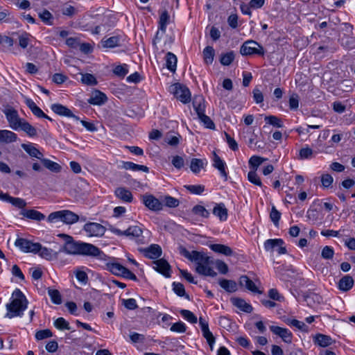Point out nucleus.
Wrapping results in <instances>:
<instances>
[{
  "label": "nucleus",
  "instance_id": "nucleus-13",
  "mask_svg": "<svg viewBox=\"0 0 355 355\" xmlns=\"http://www.w3.org/2000/svg\"><path fill=\"white\" fill-rule=\"evenodd\" d=\"M154 269L166 277H171V266L164 259H159L153 261Z\"/></svg>",
  "mask_w": 355,
  "mask_h": 355
},
{
  "label": "nucleus",
  "instance_id": "nucleus-40",
  "mask_svg": "<svg viewBox=\"0 0 355 355\" xmlns=\"http://www.w3.org/2000/svg\"><path fill=\"white\" fill-rule=\"evenodd\" d=\"M103 46L105 48H114L120 46V37L112 36L102 40Z\"/></svg>",
  "mask_w": 355,
  "mask_h": 355
},
{
  "label": "nucleus",
  "instance_id": "nucleus-62",
  "mask_svg": "<svg viewBox=\"0 0 355 355\" xmlns=\"http://www.w3.org/2000/svg\"><path fill=\"white\" fill-rule=\"evenodd\" d=\"M30 34L24 33L19 37V44L22 49H26L29 44Z\"/></svg>",
  "mask_w": 355,
  "mask_h": 355
},
{
  "label": "nucleus",
  "instance_id": "nucleus-26",
  "mask_svg": "<svg viewBox=\"0 0 355 355\" xmlns=\"http://www.w3.org/2000/svg\"><path fill=\"white\" fill-rule=\"evenodd\" d=\"M79 216L69 210H62V222L66 224H73L78 221Z\"/></svg>",
  "mask_w": 355,
  "mask_h": 355
},
{
  "label": "nucleus",
  "instance_id": "nucleus-28",
  "mask_svg": "<svg viewBox=\"0 0 355 355\" xmlns=\"http://www.w3.org/2000/svg\"><path fill=\"white\" fill-rule=\"evenodd\" d=\"M17 135L10 130H0V143H12L17 140Z\"/></svg>",
  "mask_w": 355,
  "mask_h": 355
},
{
  "label": "nucleus",
  "instance_id": "nucleus-30",
  "mask_svg": "<svg viewBox=\"0 0 355 355\" xmlns=\"http://www.w3.org/2000/svg\"><path fill=\"white\" fill-rule=\"evenodd\" d=\"M37 254L46 260H52L57 259L58 252H54L52 249L42 247L40 244V249L38 250Z\"/></svg>",
  "mask_w": 355,
  "mask_h": 355
},
{
  "label": "nucleus",
  "instance_id": "nucleus-60",
  "mask_svg": "<svg viewBox=\"0 0 355 355\" xmlns=\"http://www.w3.org/2000/svg\"><path fill=\"white\" fill-rule=\"evenodd\" d=\"M313 154V151L311 148H310L309 146H306L305 148H302L299 153V156L300 159H309L312 157Z\"/></svg>",
  "mask_w": 355,
  "mask_h": 355
},
{
  "label": "nucleus",
  "instance_id": "nucleus-9",
  "mask_svg": "<svg viewBox=\"0 0 355 355\" xmlns=\"http://www.w3.org/2000/svg\"><path fill=\"white\" fill-rule=\"evenodd\" d=\"M3 112L10 124V127L13 130H18L20 123L24 119L19 118L17 111L12 107H8L6 108Z\"/></svg>",
  "mask_w": 355,
  "mask_h": 355
},
{
  "label": "nucleus",
  "instance_id": "nucleus-7",
  "mask_svg": "<svg viewBox=\"0 0 355 355\" xmlns=\"http://www.w3.org/2000/svg\"><path fill=\"white\" fill-rule=\"evenodd\" d=\"M15 245L24 252L37 254L40 249V243H33L28 239L19 238L15 242Z\"/></svg>",
  "mask_w": 355,
  "mask_h": 355
},
{
  "label": "nucleus",
  "instance_id": "nucleus-45",
  "mask_svg": "<svg viewBox=\"0 0 355 355\" xmlns=\"http://www.w3.org/2000/svg\"><path fill=\"white\" fill-rule=\"evenodd\" d=\"M162 202L164 203L166 207L170 208L177 207L180 205L179 200L171 196H164Z\"/></svg>",
  "mask_w": 355,
  "mask_h": 355
},
{
  "label": "nucleus",
  "instance_id": "nucleus-59",
  "mask_svg": "<svg viewBox=\"0 0 355 355\" xmlns=\"http://www.w3.org/2000/svg\"><path fill=\"white\" fill-rule=\"evenodd\" d=\"M334 254V249L330 246H325L323 248L321 256L324 259H331L333 258Z\"/></svg>",
  "mask_w": 355,
  "mask_h": 355
},
{
  "label": "nucleus",
  "instance_id": "nucleus-25",
  "mask_svg": "<svg viewBox=\"0 0 355 355\" xmlns=\"http://www.w3.org/2000/svg\"><path fill=\"white\" fill-rule=\"evenodd\" d=\"M51 109L54 113L62 116L68 117L72 115V112L69 108L60 103L52 104Z\"/></svg>",
  "mask_w": 355,
  "mask_h": 355
},
{
  "label": "nucleus",
  "instance_id": "nucleus-5",
  "mask_svg": "<svg viewBox=\"0 0 355 355\" xmlns=\"http://www.w3.org/2000/svg\"><path fill=\"white\" fill-rule=\"evenodd\" d=\"M240 53L242 55L248 56L252 55H259L263 56L265 51L263 47L257 42L250 40L245 41L240 48Z\"/></svg>",
  "mask_w": 355,
  "mask_h": 355
},
{
  "label": "nucleus",
  "instance_id": "nucleus-18",
  "mask_svg": "<svg viewBox=\"0 0 355 355\" xmlns=\"http://www.w3.org/2000/svg\"><path fill=\"white\" fill-rule=\"evenodd\" d=\"M107 100L106 95L99 90H96L88 99V103L92 105H101Z\"/></svg>",
  "mask_w": 355,
  "mask_h": 355
},
{
  "label": "nucleus",
  "instance_id": "nucleus-35",
  "mask_svg": "<svg viewBox=\"0 0 355 355\" xmlns=\"http://www.w3.org/2000/svg\"><path fill=\"white\" fill-rule=\"evenodd\" d=\"M177 57L171 52L166 55V66L171 72H175L177 67Z\"/></svg>",
  "mask_w": 355,
  "mask_h": 355
},
{
  "label": "nucleus",
  "instance_id": "nucleus-31",
  "mask_svg": "<svg viewBox=\"0 0 355 355\" xmlns=\"http://www.w3.org/2000/svg\"><path fill=\"white\" fill-rule=\"evenodd\" d=\"M209 248L214 252L225 256H231L233 254L232 250L229 246L223 244H211Z\"/></svg>",
  "mask_w": 355,
  "mask_h": 355
},
{
  "label": "nucleus",
  "instance_id": "nucleus-1",
  "mask_svg": "<svg viewBox=\"0 0 355 355\" xmlns=\"http://www.w3.org/2000/svg\"><path fill=\"white\" fill-rule=\"evenodd\" d=\"M58 236L64 240L60 251L67 254L96 257L99 260H106L107 258L100 248L92 243L76 241L71 236L66 234H59Z\"/></svg>",
  "mask_w": 355,
  "mask_h": 355
},
{
  "label": "nucleus",
  "instance_id": "nucleus-58",
  "mask_svg": "<svg viewBox=\"0 0 355 355\" xmlns=\"http://www.w3.org/2000/svg\"><path fill=\"white\" fill-rule=\"evenodd\" d=\"M248 180L252 184L261 187L262 183L255 171H250L248 174Z\"/></svg>",
  "mask_w": 355,
  "mask_h": 355
},
{
  "label": "nucleus",
  "instance_id": "nucleus-38",
  "mask_svg": "<svg viewBox=\"0 0 355 355\" xmlns=\"http://www.w3.org/2000/svg\"><path fill=\"white\" fill-rule=\"evenodd\" d=\"M44 166L54 173H59L61 171V166L49 159L43 158L41 161Z\"/></svg>",
  "mask_w": 355,
  "mask_h": 355
},
{
  "label": "nucleus",
  "instance_id": "nucleus-4",
  "mask_svg": "<svg viewBox=\"0 0 355 355\" xmlns=\"http://www.w3.org/2000/svg\"><path fill=\"white\" fill-rule=\"evenodd\" d=\"M109 230L117 236H125L130 239H135L137 243H144L143 231L138 225L130 226L127 230L122 231L116 227L110 226Z\"/></svg>",
  "mask_w": 355,
  "mask_h": 355
},
{
  "label": "nucleus",
  "instance_id": "nucleus-39",
  "mask_svg": "<svg viewBox=\"0 0 355 355\" xmlns=\"http://www.w3.org/2000/svg\"><path fill=\"white\" fill-rule=\"evenodd\" d=\"M24 132H25L28 136L34 137L37 135V130L32 125H31L28 122L23 120L20 123L19 128Z\"/></svg>",
  "mask_w": 355,
  "mask_h": 355
},
{
  "label": "nucleus",
  "instance_id": "nucleus-15",
  "mask_svg": "<svg viewBox=\"0 0 355 355\" xmlns=\"http://www.w3.org/2000/svg\"><path fill=\"white\" fill-rule=\"evenodd\" d=\"M239 284L241 286L245 287L246 289L254 293H262V291L259 290L254 282H253L247 275L241 276L239 279Z\"/></svg>",
  "mask_w": 355,
  "mask_h": 355
},
{
  "label": "nucleus",
  "instance_id": "nucleus-56",
  "mask_svg": "<svg viewBox=\"0 0 355 355\" xmlns=\"http://www.w3.org/2000/svg\"><path fill=\"white\" fill-rule=\"evenodd\" d=\"M265 160H266V159L254 155L250 157L249 160V164L251 166V167H252L254 169V171H256L257 168L259 165H261Z\"/></svg>",
  "mask_w": 355,
  "mask_h": 355
},
{
  "label": "nucleus",
  "instance_id": "nucleus-37",
  "mask_svg": "<svg viewBox=\"0 0 355 355\" xmlns=\"http://www.w3.org/2000/svg\"><path fill=\"white\" fill-rule=\"evenodd\" d=\"M107 269L112 274L118 276H122L125 267L118 263H107Z\"/></svg>",
  "mask_w": 355,
  "mask_h": 355
},
{
  "label": "nucleus",
  "instance_id": "nucleus-10",
  "mask_svg": "<svg viewBox=\"0 0 355 355\" xmlns=\"http://www.w3.org/2000/svg\"><path fill=\"white\" fill-rule=\"evenodd\" d=\"M83 230L88 236L97 237L104 235L106 230L104 226L97 223H87L84 225Z\"/></svg>",
  "mask_w": 355,
  "mask_h": 355
},
{
  "label": "nucleus",
  "instance_id": "nucleus-20",
  "mask_svg": "<svg viewBox=\"0 0 355 355\" xmlns=\"http://www.w3.org/2000/svg\"><path fill=\"white\" fill-rule=\"evenodd\" d=\"M20 215L37 221H41L45 218V216L42 213L35 209H22Z\"/></svg>",
  "mask_w": 355,
  "mask_h": 355
},
{
  "label": "nucleus",
  "instance_id": "nucleus-36",
  "mask_svg": "<svg viewBox=\"0 0 355 355\" xmlns=\"http://www.w3.org/2000/svg\"><path fill=\"white\" fill-rule=\"evenodd\" d=\"M123 168L125 170H131L133 171H141L145 173H148L149 171V168L146 166L137 164L132 162H124L123 163Z\"/></svg>",
  "mask_w": 355,
  "mask_h": 355
},
{
  "label": "nucleus",
  "instance_id": "nucleus-44",
  "mask_svg": "<svg viewBox=\"0 0 355 355\" xmlns=\"http://www.w3.org/2000/svg\"><path fill=\"white\" fill-rule=\"evenodd\" d=\"M265 121L276 128H282L284 126L282 119L274 115L265 116Z\"/></svg>",
  "mask_w": 355,
  "mask_h": 355
},
{
  "label": "nucleus",
  "instance_id": "nucleus-61",
  "mask_svg": "<svg viewBox=\"0 0 355 355\" xmlns=\"http://www.w3.org/2000/svg\"><path fill=\"white\" fill-rule=\"evenodd\" d=\"M171 163L175 168H176L177 169H180L184 165V160L182 157L175 155L173 157Z\"/></svg>",
  "mask_w": 355,
  "mask_h": 355
},
{
  "label": "nucleus",
  "instance_id": "nucleus-32",
  "mask_svg": "<svg viewBox=\"0 0 355 355\" xmlns=\"http://www.w3.org/2000/svg\"><path fill=\"white\" fill-rule=\"evenodd\" d=\"M205 159L193 158L191 160L190 168L193 173H198L201 168H203L207 165Z\"/></svg>",
  "mask_w": 355,
  "mask_h": 355
},
{
  "label": "nucleus",
  "instance_id": "nucleus-42",
  "mask_svg": "<svg viewBox=\"0 0 355 355\" xmlns=\"http://www.w3.org/2000/svg\"><path fill=\"white\" fill-rule=\"evenodd\" d=\"M48 294L53 304H60L62 303V296L58 290L49 288Z\"/></svg>",
  "mask_w": 355,
  "mask_h": 355
},
{
  "label": "nucleus",
  "instance_id": "nucleus-22",
  "mask_svg": "<svg viewBox=\"0 0 355 355\" xmlns=\"http://www.w3.org/2000/svg\"><path fill=\"white\" fill-rule=\"evenodd\" d=\"M213 214L218 217L220 220L225 221L227 219V209L225 207L224 203L221 202L219 204H216L215 207L213 209Z\"/></svg>",
  "mask_w": 355,
  "mask_h": 355
},
{
  "label": "nucleus",
  "instance_id": "nucleus-2",
  "mask_svg": "<svg viewBox=\"0 0 355 355\" xmlns=\"http://www.w3.org/2000/svg\"><path fill=\"white\" fill-rule=\"evenodd\" d=\"M180 254L191 261L196 263V272L204 276L215 277L217 273L209 266L212 262L211 258L204 252L193 250L189 252L184 248H180Z\"/></svg>",
  "mask_w": 355,
  "mask_h": 355
},
{
  "label": "nucleus",
  "instance_id": "nucleus-19",
  "mask_svg": "<svg viewBox=\"0 0 355 355\" xmlns=\"http://www.w3.org/2000/svg\"><path fill=\"white\" fill-rule=\"evenodd\" d=\"M115 196L125 202H131L133 197L132 193L125 187H118L114 191Z\"/></svg>",
  "mask_w": 355,
  "mask_h": 355
},
{
  "label": "nucleus",
  "instance_id": "nucleus-14",
  "mask_svg": "<svg viewBox=\"0 0 355 355\" xmlns=\"http://www.w3.org/2000/svg\"><path fill=\"white\" fill-rule=\"evenodd\" d=\"M146 257L151 259H156L162 255V248L159 245L152 244L148 248L141 250Z\"/></svg>",
  "mask_w": 355,
  "mask_h": 355
},
{
  "label": "nucleus",
  "instance_id": "nucleus-27",
  "mask_svg": "<svg viewBox=\"0 0 355 355\" xmlns=\"http://www.w3.org/2000/svg\"><path fill=\"white\" fill-rule=\"evenodd\" d=\"M218 284L222 288L228 293H234L237 290V284L234 280L220 279Z\"/></svg>",
  "mask_w": 355,
  "mask_h": 355
},
{
  "label": "nucleus",
  "instance_id": "nucleus-46",
  "mask_svg": "<svg viewBox=\"0 0 355 355\" xmlns=\"http://www.w3.org/2000/svg\"><path fill=\"white\" fill-rule=\"evenodd\" d=\"M205 61L207 64H211L214 57V49L211 46H207L203 51Z\"/></svg>",
  "mask_w": 355,
  "mask_h": 355
},
{
  "label": "nucleus",
  "instance_id": "nucleus-34",
  "mask_svg": "<svg viewBox=\"0 0 355 355\" xmlns=\"http://www.w3.org/2000/svg\"><path fill=\"white\" fill-rule=\"evenodd\" d=\"M170 16L167 10H164L160 16L159 19V29L162 32V34H165L166 26L169 23Z\"/></svg>",
  "mask_w": 355,
  "mask_h": 355
},
{
  "label": "nucleus",
  "instance_id": "nucleus-8",
  "mask_svg": "<svg viewBox=\"0 0 355 355\" xmlns=\"http://www.w3.org/2000/svg\"><path fill=\"white\" fill-rule=\"evenodd\" d=\"M284 245V241L282 239H270L264 242V248L268 252L275 250L279 254H284L287 253V250Z\"/></svg>",
  "mask_w": 355,
  "mask_h": 355
},
{
  "label": "nucleus",
  "instance_id": "nucleus-24",
  "mask_svg": "<svg viewBox=\"0 0 355 355\" xmlns=\"http://www.w3.org/2000/svg\"><path fill=\"white\" fill-rule=\"evenodd\" d=\"M313 343L315 345L325 347L332 343V339L329 336L318 334L313 337Z\"/></svg>",
  "mask_w": 355,
  "mask_h": 355
},
{
  "label": "nucleus",
  "instance_id": "nucleus-12",
  "mask_svg": "<svg viewBox=\"0 0 355 355\" xmlns=\"http://www.w3.org/2000/svg\"><path fill=\"white\" fill-rule=\"evenodd\" d=\"M143 203L145 205L146 207H148L150 210L154 211H159L163 209V203L159 199L156 198L154 196L149 195H144L142 196Z\"/></svg>",
  "mask_w": 355,
  "mask_h": 355
},
{
  "label": "nucleus",
  "instance_id": "nucleus-16",
  "mask_svg": "<svg viewBox=\"0 0 355 355\" xmlns=\"http://www.w3.org/2000/svg\"><path fill=\"white\" fill-rule=\"evenodd\" d=\"M213 155V166L217 168L219 171L220 175L223 177L225 180H227V173L225 171V162L223 159H221V158L215 152H214Z\"/></svg>",
  "mask_w": 355,
  "mask_h": 355
},
{
  "label": "nucleus",
  "instance_id": "nucleus-57",
  "mask_svg": "<svg viewBox=\"0 0 355 355\" xmlns=\"http://www.w3.org/2000/svg\"><path fill=\"white\" fill-rule=\"evenodd\" d=\"M170 330L173 332L184 333L187 330L185 324L181 321L172 324Z\"/></svg>",
  "mask_w": 355,
  "mask_h": 355
},
{
  "label": "nucleus",
  "instance_id": "nucleus-11",
  "mask_svg": "<svg viewBox=\"0 0 355 355\" xmlns=\"http://www.w3.org/2000/svg\"><path fill=\"white\" fill-rule=\"evenodd\" d=\"M269 329L272 334L280 337L284 343L288 344L292 343L293 334L289 329L275 325L270 326Z\"/></svg>",
  "mask_w": 355,
  "mask_h": 355
},
{
  "label": "nucleus",
  "instance_id": "nucleus-64",
  "mask_svg": "<svg viewBox=\"0 0 355 355\" xmlns=\"http://www.w3.org/2000/svg\"><path fill=\"white\" fill-rule=\"evenodd\" d=\"M128 73L126 64L118 65L114 69V73L120 77H124Z\"/></svg>",
  "mask_w": 355,
  "mask_h": 355
},
{
  "label": "nucleus",
  "instance_id": "nucleus-23",
  "mask_svg": "<svg viewBox=\"0 0 355 355\" xmlns=\"http://www.w3.org/2000/svg\"><path fill=\"white\" fill-rule=\"evenodd\" d=\"M354 285V279L349 275L343 277L338 282V287L340 291H348Z\"/></svg>",
  "mask_w": 355,
  "mask_h": 355
},
{
  "label": "nucleus",
  "instance_id": "nucleus-55",
  "mask_svg": "<svg viewBox=\"0 0 355 355\" xmlns=\"http://www.w3.org/2000/svg\"><path fill=\"white\" fill-rule=\"evenodd\" d=\"M270 218L275 225L277 226L281 218V213L275 208V206L272 207L271 211L270 213Z\"/></svg>",
  "mask_w": 355,
  "mask_h": 355
},
{
  "label": "nucleus",
  "instance_id": "nucleus-41",
  "mask_svg": "<svg viewBox=\"0 0 355 355\" xmlns=\"http://www.w3.org/2000/svg\"><path fill=\"white\" fill-rule=\"evenodd\" d=\"M39 17L42 22L46 25L51 26L53 24V17L52 14L46 9L39 12Z\"/></svg>",
  "mask_w": 355,
  "mask_h": 355
},
{
  "label": "nucleus",
  "instance_id": "nucleus-48",
  "mask_svg": "<svg viewBox=\"0 0 355 355\" xmlns=\"http://www.w3.org/2000/svg\"><path fill=\"white\" fill-rule=\"evenodd\" d=\"M180 313L185 320L192 324H196L198 321L197 317L189 310L181 309Z\"/></svg>",
  "mask_w": 355,
  "mask_h": 355
},
{
  "label": "nucleus",
  "instance_id": "nucleus-6",
  "mask_svg": "<svg viewBox=\"0 0 355 355\" xmlns=\"http://www.w3.org/2000/svg\"><path fill=\"white\" fill-rule=\"evenodd\" d=\"M169 92L184 104L191 101V92L188 87L182 84L178 83L171 85Z\"/></svg>",
  "mask_w": 355,
  "mask_h": 355
},
{
  "label": "nucleus",
  "instance_id": "nucleus-21",
  "mask_svg": "<svg viewBox=\"0 0 355 355\" xmlns=\"http://www.w3.org/2000/svg\"><path fill=\"white\" fill-rule=\"evenodd\" d=\"M21 148L32 157L39 159L42 161L43 153L36 148L33 144H22Z\"/></svg>",
  "mask_w": 355,
  "mask_h": 355
},
{
  "label": "nucleus",
  "instance_id": "nucleus-63",
  "mask_svg": "<svg viewBox=\"0 0 355 355\" xmlns=\"http://www.w3.org/2000/svg\"><path fill=\"white\" fill-rule=\"evenodd\" d=\"M9 202L11 203L13 206L20 209H23L26 206V201L24 199L19 198L11 197Z\"/></svg>",
  "mask_w": 355,
  "mask_h": 355
},
{
  "label": "nucleus",
  "instance_id": "nucleus-52",
  "mask_svg": "<svg viewBox=\"0 0 355 355\" xmlns=\"http://www.w3.org/2000/svg\"><path fill=\"white\" fill-rule=\"evenodd\" d=\"M184 187L191 193L200 195L205 191V186L201 184L185 185Z\"/></svg>",
  "mask_w": 355,
  "mask_h": 355
},
{
  "label": "nucleus",
  "instance_id": "nucleus-49",
  "mask_svg": "<svg viewBox=\"0 0 355 355\" xmlns=\"http://www.w3.org/2000/svg\"><path fill=\"white\" fill-rule=\"evenodd\" d=\"M234 59V51H230L226 53L221 55L220 61V63L224 66L230 65Z\"/></svg>",
  "mask_w": 355,
  "mask_h": 355
},
{
  "label": "nucleus",
  "instance_id": "nucleus-3",
  "mask_svg": "<svg viewBox=\"0 0 355 355\" xmlns=\"http://www.w3.org/2000/svg\"><path fill=\"white\" fill-rule=\"evenodd\" d=\"M27 306L28 300L26 296L19 288H16L12 294L10 302L6 306L7 313L5 317L8 318L21 317Z\"/></svg>",
  "mask_w": 355,
  "mask_h": 355
},
{
  "label": "nucleus",
  "instance_id": "nucleus-50",
  "mask_svg": "<svg viewBox=\"0 0 355 355\" xmlns=\"http://www.w3.org/2000/svg\"><path fill=\"white\" fill-rule=\"evenodd\" d=\"M173 290L175 292L176 295H178L180 297L185 296L187 299H189V297L188 295L185 293L184 286L181 283H173Z\"/></svg>",
  "mask_w": 355,
  "mask_h": 355
},
{
  "label": "nucleus",
  "instance_id": "nucleus-17",
  "mask_svg": "<svg viewBox=\"0 0 355 355\" xmlns=\"http://www.w3.org/2000/svg\"><path fill=\"white\" fill-rule=\"evenodd\" d=\"M230 300L234 306L239 308L242 311L250 313L253 310L252 306L250 304L247 303L243 299L239 297H232Z\"/></svg>",
  "mask_w": 355,
  "mask_h": 355
},
{
  "label": "nucleus",
  "instance_id": "nucleus-51",
  "mask_svg": "<svg viewBox=\"0 0 355 355\" xmlns=\"http://www.w3.org/2000/svg\"><path fill=\"white\" fill-rule=\"evenodd\" d=\"M192 211L193 214L205 218H209L210 215L209 212L205 208V207L199 205L194 206L192 209Z\"/></svg>",
  "mask_w": 355,
  "mask_h": 355
},
{
  "label": "nucleus",
  "instance_id": "nucleus-43",
  "mask_svg": "<svg viewBox=\"0 0 355 355\" xmlns=\"http://www.w3.org/2000/svg\"><path fill=\"white\" fill-rule=\"evenodd\" d=\"M53 324L56 329L61 331L71 329L69 323L64 318L62 317L57 318L54 321Z\"/></svg>",
  "mask_w": 355,
  "mask_h": 355
},
{
  "label": "nucleus",
  "instance_id": "nucleus-53",
  "mask_svg": "<svg viewBox=\"0 0 355 355\" xmlns=\"http://www.w3.org/2000/svg\"><path fill=\"white\" fill-rule=\"evenodd\" d=\"M53 336V333L50 329H46L37 331L35 334V338L37 340H41L47 338H51Z\"/></svg>",
  "mask_w": 355,
  "mask_h": 355
},
{
  "label": "nucleus",
  "instance_id": "nucleus-47",
  "mask_svg": "<svg viewBox=\"0 0 355 355\" xmlns=\"http://www.w3.org/2000/svg\"><path fill=\"white\" fill-rule=\"evenodd\" d=\"M81 82L85 85L90 86L96 85L98 83L96 78L91 73L82 74Z\"/></svg>",
  "mask_w": 355,
  "mask_h": 355
},
{
  "label": "nucleus",
  "instance_id": "nucleus-33",
  "mask_svg": "<svg viewBox=\"0 0 355 355\" xmlns=\"http://www.w3.org/2000/svg\"><path fill=\"white\" fill-rule=\"evenodd\" d=\"M26 104L31 110L33 114L38 118L46 117V114L35 104V103L28 98L26 101Z\"/></svg>",
  "mask_w": 355,
  "mask_h": 355
},
{
  "label": "nucleus",
  "instance_id": "nucleus-29",
  "mask_svg": "<svg viewBox=\"0 0 355 355\" xmlns=\"http://www.w3.org/2000/svg\"><path fill=\"white\" fill-rule=\"evenodd\" d=\"M205 100L202 96H196L193 101V106L198 116L205 114Z\"/></svg>",
  "mask_w": 355,
  "mask_h": 355
},
{
  "label": "nucleus",
  "instance_id": "nucleus-54",
  "mask_svg": "<svg viewBox=\"0 0 355 355\" xmlns=\"http://www.w3.org/2000/svg\"><path fill=\"white\" fill-rule=\"evenodd\" d=\"M198 118L200 119V121L202 123H203L205 128L211 129V130L215 129V128H216L215 124L213 122V121L210 119L209 116H208L205 114H203L202 116H200Z\"/></svg>",
  "mask_w": 355,
  "mask_h": 355
}]
</instances>
